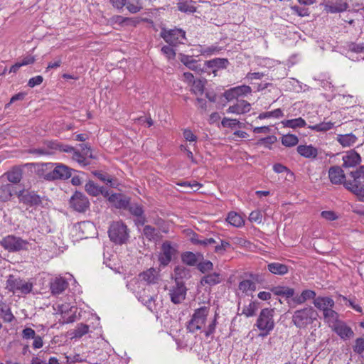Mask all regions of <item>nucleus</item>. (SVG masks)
I'll return each instance as SVG.
<instances>
[{"instance_id":"obj_57","label":"nucleus","mask_w":364,"mask_h":364,"mask_svg":"<svg viewBox=\"0 0 364 364\" xmlns=\"http://www.w3.org/2000/svg\"><path fill=\"white\" fill-rule=\"evenodd\" d=\"M143 8L142 2L137 0V2L136 4L128 3L127 4V10L132 13V14H136L139 11H140Z\"/></svg>"},{"instance_id":"obj_32","label":"nucleus","mask_w":364,"mask_h":364,"mask_svg":"<svg viewBox=\"0 0 364 364\" xmlns=\"http://www.w3.org/2000/svg\"><path fill=\"white\" fill-rule=\"evenodd\" d=\"M190 271L188 268L183 265H178L174 269L173 277L176 283H183L181 280L190 277Z\"/></svg>"},{"instance_id":"obj_56","label":"nucleus","mask_w":364,"mask_h":364,"mask_svg":"<svg viewBox=\"0 0 364 364\" xmlns=\"http://www.w3.org/2000/svg\"><path fill=\"white\" fill-rule=\"evenodd\" d=\"M353 350L358 354H361L364 351V336L358 338L355 340V345L353 346Z\"/></svg>"},{"instance_id":"obj_8","label":"nucleus","mask_w":364,"mask_h":364,"mask_svg":"<svg viewBox=\"0 0 364 364\" xmlns=\"http://www.w3.org/2000/svg\"><path fill=\"white\" fill-rule=\"evenodd\" d=\"M7 287L14 293L28 294L33 286L31 283L10 275L7 280Z\"/></svg>"},{"instance_id":"obj_41","label":"nucleus","mask_w":364,"mask_h":364,"mask_svg":"<svg viewBox=\"0 0 364 364\" xmlns=\"http://www.w3.org/2000/svg\"><path fill=\"white\" fill-rule=\"evenodd\" d=\"M220 282V275L218 273H211L202 277L200 283L202 285L208 284L213 286Z\"/></svg>"},{"instance_id":"obj_12","label":"nucleus","mask_w":364,"mask_h":364,"mask_svg":"<svg viewBox=\"0 0 364 364\" xmlns=\"http://www.w3.org/2000/svg\"><path fill=\"white\" fill-rule=\"evenodd\" d=\"M71 176V169L68 166L58 164L45 178L48 180L67 179Z\"/></svg>"},{"instance_id":"obj_47","label":"nucleus","mask_w":364,"mask_h":364,"mask_svg":"<svg viewBox=\"0 0 364 364\" xmlns=\"http://www.w3.org/2000/svg\"><path fill=\"white\" fill-rule=\"evenodd\" d=\"M228 61L225 58H215L207 61V65L212 68H225Z\"/></svg>"},{"instance_id":"obj_15","label":"nucleus","mask_w":364,"mask_h":364,"mask_svg":"<svg viewBox=\"0 0 364 364\" xmlns=\"http://www.w3.org/2000/svg\"><path fill=\"white\" fill-rule=\"evenodd\" d=\"M107 197L109 203L119 209H127L130 202L129 197L121 193H109Z\"/></svg>"},{"instance_id":"obj_19","label":"nucleus","mask_w":364,"mask_h":364,"mask_svg":"<svg viewBox=\"0 0 364 364\" xmlns=\"http://www.w3.org/2000/svg\"><path fill=\"white\" fill-rule=\"evenodd\" d=\"M346 188L354 193L360 201L364 202V184L360 181H348L344 183Z\"/></svg>"},{"instance_id":"obj_42","label":"nucleus","mask_w":364,"mask_h":364,"mask_svg":"<svg viewBox=\"0 0 364 364\" xmlns=\"http://www.w3.org/2000/svg\"><path fill=\"white\" fill-rule=\"evenodd\" d=\"M259 308V304L256 301H251L247 305H245L242 310V314L246 317H252L255 315Z\"/></svg>"},{"instance_id":"obj_25","label":"nucleus","mask_w":364,"mask_h":364,"mask_svg":"<svg viewBox=\"0 0 364 364\" xmlns=\"http://www.w3.org/2000/svg\"><path fill=\"white\" fill-rule=\"evenodd\" d=\"M251 105L245 100H237V102L231 105L227 109L228 113L242 114L250 111Z\"/></svg>"},{"instance_id":"obj_1","label":"nucleus","mask_w":364,"mask_h":364,"mask_svg":"<svg viewBox=\"0 0 364 364\" xmlns=\"http://www.w3.org/2000/svg\"><path fill=\"white\" fill-rule=\"evenodd\" d=\"M159 279V271L150 268L139 275V279H133L127 284L132 291L139 301L146 305L151 311L156 310L154 296L148 294L150 291V284H155Z\"/></svg>"},{"instance_id":"obj_64","label":"nucleus","mask_w":364,"mask_h":364,"mask_svg":"<svg viewBox=\"0 0 364 364\" xmlns=\"http://www.w3.org/2000/svg\"><path fill=\"white\" fill-rule=\"evenodd\" d=\"M31 364H60L58 360L55 357H50L48 362L41 360L38 358H33Z\"/></svg>"},{"instance_id":"obj_48","label":"nucleus","mask_w":364,"mask_h":364,"mask_svg":"<svg viewBox=\"0 0 364 364\" xmlns=\"http://www.w3.org/2000/svg\"><path fill=\"white\" fill-rule=\"evenodd\" d=\"M205 82L203 80H195L191 84V92L195 95H202L204 91Z\"/></svg>"},{"instance_id":"obj_21","label":"nucleus","mask_w":364,"mask_h":364,"mask_svg":"<svg viewBox=\"0 0 364 364\" xmlns=\"http://www.w3.org/2000/svg\"><path fill=\"white\" fill-rule=\"evenodd\" d=\"M331 328L342 339L350 338L354 335L353 330L342 321H339Z\"/></svg>"},{"instance_id":"obj_58","label":"nucleus","mask_w":364,"mask_h":364,"mask_svg":"<svg viewBox=\"0 0 364 364\" xmlns=\"http://www.w3.org/2000/svg\"><path fill=\"white\" fill-rule=\"evenodd\" d=\"M249 220L251 222L256 223H261L262 221V214L261 211L257 210L251 212V213L249 215Z\"/></svg>"},{"instance_id":"obj_61","label":"nucleus","mask_w":364,"mask_h":364,"mask_svg":"<svg viewBox=\"0 0 364 364\" xmlns=\"http://www.w3.org/2000/svg\"><path fill=\"white\" fill-rule=\"evenodd\" d=\"M321 215L323 218L328 221H333L338 218V215L332 210L322 211Z\"/></svg>"},{"instance_id":"obj_53","label":"nucleus","mask_w":364,"mask_h":364,"mask_svg":"<svg viewBox=\"0 0 364 364\" xmlns=\"http://www.w3.org/2000/svg\"><path fill=\"white\" fill-rule=\"evenodd\" d=\"M73 159L77 161L81 166H86L89 164V162L86 159V158L80 153L79 151L75 149L73 152Z\"/></svg>"},{"instance_id":"obj_6","label":"nucleus","mask_w":364,"mask_h":364,"mask_svg":"<svg viewBox=\"0 0 364 364\" xmlns=\"http://www.w3.org/2000/svg\"><path fill=\"white\" fill-rule=\"evenodd\" d=\"M1 246L9 252L26 250L28 247V242L20 237L8 235L1 241Z\"/></svg>"},{"instance_id":"obj_36","label":"nucleus","mask_w":364,"mask_h":364,"mask_svg":"<svg viewBox=\"0 0 364 364\" xmlns=\"http://www.w3.org/2000/svg\"><path fill=\"white\" fill-rule=\"evenodd\" d=\"M323 316L324 321L327 323L331 328L340 321L338 319V314L335 311L333 308L326 311V312L323 314Z\"/></svg>"},{"instance_id":"obj_51","label":"nucleus","mask_w":364,"mask_h":364,"mask_svg":"<svg viewBox=\"0 0 364 364\" xmlns=\"http://www.w3.org/2000/svg\"><path fill=\"white\" fill-rule=\"evenodd\" d=\"M7 179L13 183H18L21 180V172L18 169H13L6 173Z\"/></svg>"},{"instance_id":"obj_59","label":"nucleus","mask_w":364,"mask_h":364,"mask_svg":"<svg viewBox=\"0 0 364 364\" xmlns=\"http://www.w3.org/2000/svg\"><path fill=\"white\" fill-rule=\"evenodd\" d=\"M350 175L353 178L352 181H360V178H364V166H360L356 171H351Z\"/></svg>"},{"instance_id":"obj_63","label":"nucleus","mask_w":364,"mask_h":364,"mask_svg":"<svg viewBox=\"0 0 364 364\" xmlns=\"http://www.w3.org/2000/svg\"><path fill=\"white\" fill-rule=\"evenodd\" d=\"M230 247V242L225 240H221L220 245H217L215 247V252L218 254H223Z\"/></svg>"},{"instance_id":"obj_4","label":"nucleus","mask_w":364,"mask_h":364,"mask_svg":"<svg viewBox=\"0 0 364 364\" xmlns=\"http://www.w3.org/2000/svg\"><path fill=\"white\" fill-rule=\"evenodd\" d=\"M274 310L264 308L261 310L255 323V326L261 331L259 336H267L274 327Z\"/></svg>"},{"instance_id":"obj_43","label":"nucleus","mask_w":364,"mask_h":364,"mask_svg":"<svg viewBox=\"0 0 364 364\" xmlns=\"http://www.w3.org/2000/svg\"><path fill=\"white\" fill-rule=\"evenodd\" d=\"M334 126V124L331 122H322L319 124L314 125H309L308 127L312 131L318 132H324L331 130Z\"/></svg>"},{"instance_id":"obj_39","label":"nucleus","mask_w":364,"mask_h":364,"mask_svg":"<svg viewBox=\"0 0 364 364\" xmlns=\"http://www.w3.org/2000/svg\"><path fill=\"white\" fill-rule=\"evenodd\" d=\"M191 241L194 245H198L203 247H207L215 243V240L213 238H204L196 233H193L191 237Z\"/></svg>"},{"instance_id":"obj_13","label":"nucleus","mask_w":364,"mask_h":364,"mask_svg":"<svg viewBox=\"0 0 364 364\" xmlns=\"http://www.w3.org/2000/svg\"><path fill=\"white\" fill-rule=\"evenodd\" d=\"M19 202L28 205H35L41 203L40 197L34 192L21 189L16 191Z\"/></svg>"},{"instance_id":"obj_33","label":"nucleus","mask_w":364,"mask_h":364,"mask_svg":"<svg viewBox=\"0 0 364 364\" xmlns=\"http://www.w3.org/2000/svg\"><path fill=\"white\" fill-rule=\"evenodd\" d=\"M0 317L6 323H11L15 319L11 308L2 301H0Z\"/></svg>"},{"instance_id":"obj_20","label":"nucleus","mask_w":364,"mask_h":364,"mask_svg":"<svg viewBox=\"0 0 364 364\" xmlns=\"http://www.w3.org/2000/svg\"><path fill=\"white\" fill-rule=\"evenodd\" d=\"M128 209L130 213L136 217L134 220L137 226H142L146 223V218L144 215V209L141 205L139 203L129 204Z\"/></svg>"},{"instance_id":"obj_44","label":"nucleus","mask_w":364,"mask_h":364,"mask_svg":"<svg viewBox=\"0 0 364 364\" xmlns=\"http://www.w3.org/2000/svg\"><path fill=\"white\" fill-rule=\"evenodd\" d=\"M284 115L283 112L281 109L278 108L272 111L269 112H264L262 113H260L257 119H269V118H273V119H279L282 117Z\"/></svg>"},{"instance_id":"obj_28","label":"nucleus","mask_w":364,"mask_h":364,"mask_svg":"<svg viewBox=\"0 0 364 364\" xmlns=\"http://www.w3.org/2000/svg\"><path fill=\"white\" fill-rule=\"evenodd\" d=\"M324 8L326 12L335 14L346 11L348 8V5L342 0H337L335 2L328 1L325 4Z\"/></svg>"},{"instance_id":"obj_18","label":"nucleus","mask_w":364,"mask_h":364,"mask_svg":"<svg viewBox=\"0 0 364 364\" xmlns=\"http://www.w3.org/2000/svg\"><path fill=\"white\" fill-rule=\"evenodd\" d=\"M347 56L353 61L364 60V43H351L348 47Z\"/></svg>"},{"instance_id":"obj_26","label":"nucleus","mask_w":364,"mask_h":364,"mask_svg":"<svg viewBox=\"0 0 364 364\" xmlns=\"http://www.w3.org/2000/svg\"><path fill=\"white\" fill-rule=\"evenodd\" d=\"M343 164L345 168L354 167L359 164L361 161L360 156L355 151H350L343 156Z\"/></svg>"},{"instance_id":"obj_2","label":"nucleus","mask_w":364,"mask_h":364,"mask_svg":"<svg viewBox=\"0 0 364 364\" xmlns=\"http://www.w3.org/2000/svg\"><path fill=\"white\" fill-rule=\"evenodd\" d=\"M209 307L202 306L195 310L191 319L188 322V329L190 332L195 333L203 330L206 336H209L215 332L216 327V316L210 321L206 326L207 317L209 314Z\"/></svg>"},{"instance_id":"obj_22","label":"nucleus","mask_w":364,"mask_h":364,"mask_svg":"<svg viewBox=\"0 0 364 364\" xmlns=\"http://www.w3.org/2000/svg\"><path fill=\"white\" fill-rule=\"evenodd\" d=\"M68 279L62 277H56L50 283V288L53 294H61L68 285Z\"/></svg>"},{"instance_id":"obj_52","label":"nucleus","mask_w":364,"mask_h":364,"mask_svg":"<svg viewBox=\"0 0 364 364\" xmlns=\"http://www.w3.org/2000/svg\"><path fill=\"white\" fill-rule=\"evenodd\" d=\"M277 141V137L274 135L268 136L260 139L257 141V145L264 146L266 148L271 149V146Z\"/></svg>"},{"instance_id":"obj_9","label":"nucleus","mask_w":364,"mask_h":364,"mask_svg":"<svg viewBox=\"0 0 364 364\" xmlns=\"http://www.w3.org/2000/svg\"><path fill=\"white\" fill-rule=\"evenodd\" d=\"M176 249L171 245L170 242L166 241L161 245V250L159 255V261L160 264L167 266L176 254Z\"/></svg>"},{"instance_id":"obj_7","label":"nucleus","mask_w":364,"mask_h":364,"mask_svg":"<svg viewBox=\"0 0 364 364\" xmlns=\"http://www.w3.org/2000/svg\"><path fill=\"white\" fill-rule=\"evenodd\" d=\"M160 35L167 43L173 46L183 43L186 39V32L178 28L169 30L163 28Z\"/></svg>"},{"instance_id":"obj_11","label":"nucleus","mask_w":364,"mask_h":364,"mask_svg":"<svg viewBox=\"0 0 364 364\" xmlns=\"http://www.w3.org/2000/svg\"><path fill=\"white\" fill-rule=\"evenodd\" d=\"M72 207L77 211L82 213L90 206L88 198L80 192H75L70 199Z\"/></svg>"},{"instance_id":"obj_60","label":"nucleus","mask_w":364,"mask_h":364,"mask_svg":"<svg viewBox=\"0 0 364 364\" xmlns=\"http://www.w3.org/2000/svg\"><path fill=\"white\" fill-rule=\"evenodd\" d=\"M21 336L23 339L29 340L33 339L36 336V333L33 328L26 327L22 331Z\"/></svg>"},{"instance_id":"obj_10","label":"nucleus","mask_w":364,"mask_h":364,"mask_svg":"<svg viewBox=\"0 0 364 364\" xmlns=\"http://www.w3.org/2000/svg\"><path fill=\"white\" fill-rule=\"evenodd\" d=\"M58 311L62 315L63 323H73L76 319L77 308L68 304H58Z\"/></svg>"},{"instance_id":"obj_31","label":"nucleus","mask_w":364,"mask_h":364,"mask_svg":"<svg viewBox=\"0 0 364 364\" xmlns=\"http://www.w3.org/2000/svg\"><path fill=\"white\" fill-rule=\"evenodd\" d=\"M85 188L87 193L92 196H97L100 194H102L105 197H107V196L109 195L107 191H105L102 187L98 186L93 181H88Z\"/></svg>"},{"instance_id":"obj_29","label":"nucleus","mask_w":364,"mask_h":364,"mask_svg":"<svg viewBox=\"0 0 364 364\" xmlns=\"http://www.w3.org/2000/svg\"><path fill=\"white\" fill-rule=\"evenodd\" d=\"M17 191L14 185L11 183L3 184L0 186V201L7 202L11 200L13 194Z\"/></svg>"},{"instance_id":"obj_54","label":"nucleus","mask_w":364,"mask_h":364,"mask_svg":"<svg viewBox=\"0 0 364 364\" xmlns=\"http://www.w3.org/2000/svg\"><path fill=\"white\" fill-rule=\"evenodd\" d=\"M178 9L179 11L185 13H194L196 11V7L191 3L186 1L179 2L178 4Z\"/></svg>"},{"instance_id":"obj_38","label":"nucleus","mask_w":364,"mask_h":364,"mask_svg":"<svg viewBox=\"0 0 364 364\" xmlns=\"http://www.w3.org/2000/svg\"><path fill=\"white\" fill-rule=\"evenodd\" d=\"M226 220L229 224L236 228H240L245 224L243 218L235 212L229 213Z\"/></svg>"},{"instance_id":"obj_37","label":"nucleus","mask_w":364,"mask_h":364,"mask_svg":"<svg viewBox=\"0 0 364 364\" xmlns=\"http://www.w3.org/2000/svg\"><path fill=\"white\" fill-rule=\"evenodd\" d=\"M282 124L284 127L291 129L301 128L306 125V121L301 117L283 120Z\"/></svg>"},{"instance_id":"obj_14","label":"nucleus","mask_w":364,"mask_h":364,"mask_svg":"<svg viewBox=\"0 0 364 364\" xmlns=\"http://www.w3.org/2000/svg\"><path fill=\"white\" fill-rule=\"evenodd\" d=\"M187 289L183 283H176L169 290L171 301L173 304H180L186 298Z\"/></svg>"},{"instance_id":"obj_17","label":"nucleus","mask_w":364,"mask_h":364,"mask_svg":"<svg viewBox=\"0 0 364 364\" xmlns=\"http://www.w3.org/2000/svg\"><path fill=\"white\" fill-rule=\"evenodd\" d=\"M257 289L256 283L250 279H243L238 284L237 294L242 296H253Z\"/></svg>"},{"instance_id":"obj_23","label":"nucleus","mask_w":364,"mask_h":364,"mask_svg":"<svg viewBox=\"0 0 364 364\" xmlns=\"http://www.w3.org/2000/svg\"><path fill=\"white\" fill-rule=\"evenodd\" d=\"M314 304L316 308L323 312H326L335 305L334 301L328 296H318L314 299Z\"/></svg>"},{"instance_id":"obj_55","label":"nucleus","mask_w":364,"mask_h":364,"mask_svg":"<svg viewBox=\"0 0 364 364\" xmlns=\"http://www.w3.org/2000/svg\"><path fill=\"white\" fill-rule=\"evenodd\" d=\"M221 124L224 127H233L236 125H238L240 127H242L241 123L236 119H230L225 117L221 122Z\"/></svg>"},{"instance_id":"obj_24","label":"nucleus","mask_w":364,"mask_h":364,"mask_svg":"<svg viewBox=\"0 0 364 364\" xmlns=\"http://www.w3.org/2000/svg\"><path fill=\"white\" fill-rule=\"evenodd\" d=\"M296 151L300 156L309 159H315L318 154L317 148L311 144L299 145Z\"/></svg>"},{"instance_id":"obj_46","label":"nucleus","mask_w":364,"mask_h":364,"mask_svg":"<svg viewBox=\"0 0 364 364\" xmlns=\"http://www.w3.org/2000/svg\"><path fill=\"white\" fill-rule=\"evenodd\" d=\"M89 331V326L84 323H78L76 328L70 333L72 338H81Z\"/></svg>"},{"instance_id":"obj_50","label":"nucleus","mask_w":364,"mask_h":364,"mask_svg":"<svg viewBox=\"0 0 364 364\" xmlns=\"http://www.w3.org/2000/svg\"><path fill=\"white\" fill-rule=\"evenodd\" d=\"M181 259L184 264L189 266H194L197 263L196 255L191 252H186L181 255Z\"/></svg>"},{"instance_id":"obj_62","label":"nucleus","mask_w":364,"mask_h":364,"mask_svg":"<svg viewBox=\"0 0 364 364\" xmlns=\"http://www.w3.org/2000/svg\"><path fill=\"white\" fill-rule=\"evenodd\" d=\"M198 268L201 272L205 273L213 269V264L210 261H204L199 263Z\"/></svg>"},{"instance_id":"obj_5","label":"nucleus","mask_w":364,"mask_h":364,"mask_svg":"<svg viewBox=\"0 0 364 364\" xmlns=\"http://www.w3.org/2000/svg\"><path fill=\"white\" fill-rule=\"evenodd\" d=\"M109 237L116 244L124 243L129 237L127 226L121 222L112 223L109 230Z\"/></svg>"},{"instance_id":"obj_30","label":"nucleus","mask_w":364,"mask_h":364,"mask_svg":"<svg viewBox=\"0 0 364 364\" xmlns=\"http://www.w3.org/2000/svg\"><path fill=\"white\" fill-rule=\"evenodd\" d=\"M336 140L343 147H350L356 143L358 137L352 133L338 134Z\"/></svg>"},{"instance_id":"obj_45","label":"nucleus","mask_w":364,"mask_h":364,"mask_svg":"<svg viewBox=\"0 0 364 364\" xmlns=\"http://www.w3.org/2000/svg\"><path fill=\"white\" fill-rule=\"evenodd\" d=\"M282 144L287 147H291L296 146L299 142L297 136L292 134H287L283 135L281 139Z\"/></svg>"},{"instance_id":"obj_49","label":"nucleus","mask_w":364,"mask_h":364,"mask_svg":"<svg viewBox=\"0 0 364 364\" xmlns=\"http://www.w3.org/2000/svg\"><path fill=\"white\" fill-rule=\"evenodd\" d=\"M143 235L149 241L156 240L158 237L156 230L151 225L144 226Z\"/></svg>"},{"instance_id":"obj_34","label":"nucleus","mask_w":364,"mask_h":364,"mask_svg":"<svg viewBox=\"0 0 364 364\" xmlns=\"http://www.w3.org/2000/svg\"><path fill=\"white\" fill-rule=\"evenodd\" d=\"M180 60L186 67L192 70L198 71L201 70L200 65L192 56L181 55Z\"/></svg>"},{"instance_id":"obj_35","label":"nucleus","mask_w":364,"mask_h":364,"mask_svg":"<svg viewBox=\"0 0 364 364\" xmlns=\"http://www.w3.org/2000/svg\"><path fill=\"white\" fill-rule=\"evenodd\" d=\"M268 270L277 275H284L288 272V267L279 262H272L267 265Z\"/></svg>"},{"instance_id":"obj_3","label":"nucleus","mask_w":364,"mask_h":364,"mask_svg":"<svg viewBox=\"0 0 364 364\" xmlns=\"http://www.w3.org/2000/svg\"><path fill=\"white\" fill-rule=\"evenodd\" d=\"M318 317L316 310L310 306L295 311L292 315L291 322L300 329L306 328L312 324Z\"/></svg>"},{"instance_id":"obj_16","label":"nucleus","mask_w":364,"mask_h":364,"mask_svg":"<svg viewBox=\"0 0 364 364\" xmlns=\"http://www.w3.org/2000/svg\"><path fill=\"white\" fill-rule=\"evenodd\" d=\"M252 92V88L248 85H240L232 87L225 92V97L231 101L239 97L246 96Z\"/></svg>"},{"instance_id":"obj_27","label":"nucleus","mask_w":364,"mask_h":364,"mask_svg":"<svg viewBox=\"0 0 364 364\" xmlns=\"http://www.w3.org/2000/svg\"><path fill=\"white\" fill-rule=\"evenodd\" d=\"M328 176L333 184H340L344 181L345 174L339 166H333L329 168Z\"/></svg>"},{"instance_id":"obj_40","label":"nucleus","mask_w":364,"mask_h":364,"mask_svg":"<svg viewBox=\"0 0 364 364\" xmlns=\"http://www.w3.org/2000/svg\"><path fill=\"white\" fill-rule=\"evenodd\" d=\"M221 49L215 46H210L208 47H205L202 46H199L198 48V52L200 55L204 56L205 58H208L211 55H216L219 53Z\"/></svg>"}]
</instances>
